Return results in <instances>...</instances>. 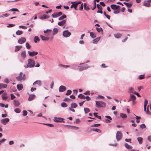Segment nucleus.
<instances>
[{"label":"nucleus","instance_id":"nucleus-1","mask_svg":"<svg viewBox=\"0 0 151 151\" xmlns=\"http://www.w3.org/2000/svg\"><path fill=\"white\" fill-rule=\"evenodd\" d=\"M35 62L31 59H29L28 60V64L27 65H24V67L25 68H32L35 66Z\"/></svg>","mask_w":151,"mask_h":151},{"label":"nucleus","instance_id":"nucleus-2","mask_svg":"<svg viewBox=\"0 0 151 151\" xmlns=\"http://www.w3.org/2000/svg\"><path fill=\"white\" fill-rule=\"evenodd\" d=\"M25 74H23L22 72H20L19 76L16 77L17 79L19 81H24L25 79Z\"/></svg>","mask_w":151,"mask_h":151},{"label":"nucleus","instance_id":"nucleus-3","mask_svg":"<svg viewBox=\"0 0 151 151\" xmlns=\"http://www.w3.org/2000/svg\"><path fill=\"white\" fill-rule=\"evenodd\" d=\"M96 106L97 108L104 107L106 106L105 103L102 101H96Z\"/></svg>","mask_w":151,"mask_h":151},{"label":"nucleus","instance_id":"nucleus-4","mask_svg":"<svg viewBox=\"0 0 151 151\" xmlns=\"http://www.w3.org/2000/svg\"><path fill=\"white\" fill-rule=\"evenodd\" d=\"M122 137V132L119 131L117 132L116 134V138L117 141L120 140Z\"/></svg>","mask_w":151,"mask_h":151},{"label":"nucleus","instance_id":"nucleus-5","mask_svg":"<svg viewBox=\"0 0 151 151\" xmlns=\"http://www.w3.org/2000/svg\"><path fill=\"white\" fill-rule=\"evenodd\" d=\"M63 34L64 37H69L71 35V33L69 32L68 30H66L63 32Z\"/></svg>","mask_w":151,"mask_h":151},{"label":"nucleus","instance_id":"nucleus-6","mask_svg":"<svg viewBox=\"0 0 151 151\" xmlns=\"http://www.w3.org/2000/svg\"><path fill=\"white\" fill-rule=\"evenodd\" d=\"M64 119L60 117H54L53 121L56 122H64L63 121Z\"/></svg>","mask_w":151,"mask_h":151},{"label":"nucleus","instance_id":"nucleus-7","mask_svg":"<svg viewBox=\"0 0 151 151\" xmlns=\"http://www.w3.org/2000/svg\"><path fill=\"white\" fill-rule=\"evenodd\" d=\"M62 14V13L61 12H55L52 15V17L54 18H57Z\"/></svg>","mask_w":151,"mask_h":151},{"label":"nucleus","instance_id":"nucleus-8","mask_svg":"<svg viewBox=\"0 0 151 151\" xmlns=\"http://www.w3.org/2000/svg\"><path fill=\"white\" fill-rule=\"evenodd\" d=\"M97 6L98 9H99L97 12L98 13H100L101 14H102V6L99 4H97Z\"/></svg>","mask_w":151,"mask_h":151},{"label":"nucleus","instance_id":"nucleus-9","mask_svg":"<svg viewBox=\"0 0 151 151\" xmlns=\"http://www.w3.org/2000/svg\"><path fill=\"white\" fill-rule=\"evenodd\" d=\"M66 90V87L63 86H61L59 88V91L60 92H62Z\"/></svg>","mask_w":151,"mask_h":151},{"label":"nucleus","instance_id":"nucleus-10","mask_svg":"<svg viewBox=\"0 0 151 151\" xmlns=\"http://www.w3.org/2000/svg\"><path fill=\"white\" fill-rule=\"evenodd\" d=\"M9 121V118H5L1 119V122L4 124L5 125L7 122Z\"/></svg>","mask_w":151,"mask_h":151},{"label":"nucleus","instance_id":"nucleus-11","mask_svg":"<svg viewBox=\"0 0 151 151\" xmlns=\"http://www.w3.org/2000/svg\"><path fill=\"white\" fill-rule=\"evenodd\" d=\"M111 8L114 10H117L120 7L119 5H117L116 4H113L111 5Z\"/></svg>","mask_w":151,"mask_h":151},{"label":"nucleus","instance_id":"nucleus-12","mask_svg":"<svg viewBox=\"0 0 151 151\" xmlns=\"http://www.w3.org/2000/svg\"><path fill=\"white\" fill-rule=\"evenodd\" d=\"M28 53L29 54L30 56L32 57L38 54V52L33 51L32 52H31L30 51H28Z\"/></svg>","mask_w":151,"mask_h":151},{"label":"nucleus","instance_id":"nucleus-13","mask_svg":"<svg viewBox=\"0 0 151 151\" xmlns=\"http://www.w3.org/2000/svg\"><path fill=\"white\" fill-rule=\"evenodd\" d=\"M105 117L107 119H105L106 122V123H108L111 122L112 120V118L111 117L109 116H106Z\"/></svg>","mask_w":151,"mask_h":151},{"label":"nucleus","instance_id":"nucleus-14","mask_svg":"<svg viewBox=\"0 0 151 151\" xmlns=\"http://www.w3.org/2000/svg\"><path fill=\"white\" fill-rule=\"evenodd\" d=\"M136 99V97L135 96L131 94L130 97L128 101L129 102L130 101H133V102H134V101Z\"/></svg>","mask_w":151,"mask_h":151},{"label":"nucleus","instance_id":"nucleus-15","mask_svg":"<svg viewBox=\"0 0 151 151\" xmlns=\"http://www.w3.org/2000/svg\"><path fill=\"white\" fill-rule=\"evenodd\" d=\"M66 23V20L65 19H64L62 20L61 21L58 22V25L59 26H62L65 24Z\"/></svg>","mask_w":151,"mask_h":151},{"label":"nucleus","instance_id":"nucleus-16","mask_svg":"<svg viewBox=\"0 0 151 151\" xmlns=\"http://www.w3.org/2000/svg\"><path fill=\"white\" fill-rule=\"evenodd\" d=\"M26 41V38H19L18 40V42L20 44H22Z\"/></svg>","mask_w":151,"mask_h":151},{"label":"nucleus","instance_id":"nucleus-17","mask_svg":"<svg viewBox=\"0 0 151 151\" xmlns=\"http://www.w3.org/2000/svg\"><path fill=\"white\" fill-rule=\"evenodd\" d=\"M35 97V95L34 94H31L29 95V97L28 99V101H30L32 100Z\"/></svg>","mask_w":151,"mask_h":151},{"label":"nucleus","instance_id":"nucleus-18","mask_svg":"<svg viewBox=\"0 0 151 151\" xmlns=\"http://www.w3.org/2000/svg\"><path fill=\"white\" fill-rule=\"evenodd\" d=\"M13 103L14 106L15 107H17L20 104L19 102L18 101L14 100L13 101Z\"/></svg>","mask_w":151,"mask_h":151},{"label":"nucleus","instance_id":"nucleus-19","mask_svg":"<svg viewBox=\"0 0 151 151\" xmlns=\"http://www.w3.org/2000/svg\"><path fill=\"white\" fill-rule=\"evenodd\" d=\"M36 84H37L39 86H41L42 85L41 81L40 80L36 81L33 83V85H34Z\"/></svg>","mask_w":151,"mask_h":151},{"label":"nucleus","instance_id":"nucleus-20","mask_svg":"<svg viewBox=\"0 0 151 151\" xmlns=\"http://www.w3.org/2000/svg\"><path fill=\"white\" fill-rule=\"evenodd\" d=\"M21 55L22 58L24 59L26 57V53L25 51H22L21 53Z\"/></svg>","mask_w":151,"mask_h":151},{"label":"nucleus","instance_id":"nucleus-21","mask_svg":"<svg viewBox=\"0 0 151 151\" xmlns=\"http://www.w3.org/2000/svg\"><path fill=\"white\" fill-rule=\"evenodd\" d=\"M17 88L19 91H21L23 88V86L22 84H19L17 85Z\"/></svg>","mask_w":151,"mask_h":151},{"label":"nucleus","instance_id":"nucleus-22","mask_svg":"<svg viewBox=\"0 0 151 151\" xmlns=\"http://www.w3.org/2000/svg\"><path fill=\"white\" fill-rule=\"evenodd\" d=\"M71 106L70 107L72 108H75L77 106V104L75 103H72L70 104Z\"/></svg>","mask_w":151,"mask_h":151},{"label":"nucleus","instance_id":"nucleus-23","mask_svg":"<svg viewBox=\"0 0 151 151\" xmlns=\"http://www.w3.org/2000/svg\"><path fill=\"white\" fill-rule=\"evenodd\" d=\"M124 146L126 148L128 149H131L132 148V146L129 145L127 143H126L124 144Z\"/></svg>","mask_w":151,"mask_h":151},{"label":"nucleus","instance_id":"nucleus-24","mask_svg":"<svg viewBox=\"0 0 151 151\" xmlns=\"http://www.w3.org/2000/svg\"><path fill=\"white\" fill-rule=\"evenodd\" d=\"M58 32V29L57 28H54L53 29L52 34L54 35L56 34Z\"/></svg>","mask_w":151,"mask_h":151},{"label":"nucleus","instance_id":"nucleus-25","mask_svg":"<svg viewBox=\"0 0 151 151\" xmlns=\"http://www.w3.org/2000/svg\"><path fill=\"white\" fill-rule=\"evenodd\" d=\"M87 4L86 3H84L83 4V7L85 10L88 11L89 9V7L87 6Z\"/></svg>","mask_w":151,"mask_h":151},{"label":"nucleus","instance_id":"nucleus-26","mask_svg":"<svg viewBox=\"0 0 151 151\" xmlns=\"http://www.w3.org/2000/svg\"><path fill=\"white\" fill-rule=\"evenodd\" d=\"M22 47L20 46H15V52H16L19 50L20 49L22 48Z\"/></svg>","mask_w":151,"mask_h":151},{"label":"nucleus","instance_id":"nucleus-27","mask_svg":"<svg viewBox=\"0 0 151 151\" xmlns=\"http://www.w3.org/2000/svg\"><path fill=\"white\" fill-rule=\"evenodd\" d=\"M123 4L125 5L128 8L131 7L132 5V4L131 3H128L126 2H124Z\"/></svg>","mask_w":151,"mask_h":151},{"label":"nucleus","instance_id":"nucleus-28","mask_svg":"<svg viewBox=\"0 0 151 151\" xmlns=\"http://www.w3.org/2000/svg\"><path fill=\"white\" fill-rule=\"evenodd\" d=\"M91 130L92 131H95V132H97L98 133H100L101 132V131L100 129H96H96H94V128L92 129H91Z\"/></svg>","mask_w":151,"mask_h":151},{"label":"nucleus","instance_id":"nucleus-29","mask_svg":"<svg viewBox=\"0 0 151 151\" xmlns=\"http://www.w3.org/2000/svg\"><path fill=\"white\" fill-rule=\"evenodd\" d=\"M122 34L119 33H117L114 35L115 38H120L122 37Z\"/></svg>","mask_w":151,"mask_h":151},{"label":"nucleus","instance_id":"nucleus-30","mask_svg":"<svg viewBox=\"0 0 151 151\" xmlns=\"http://www.w3.org/2000/svg\"><path fill=\"white\" fill-rule=\"evenodd\" d=\"M6 93H4L2 95V98L4 100H5L8 97L6 96Z\"/></svg>","mask_w":151,"mask_h":151},{"label":"nucleus","instance_id":"nucleus-31","mask_svg":"<svg viewBox=\"0 0 151 151\" xmlns=\"http://www.w3.org/2000/svg\"><path fill=\"white\" fill-rule=\"evenodd\" d=\"M78 67L79 68V70L80 71L86 70L84 66H78Z\"/></svg>","mask_w":151,"mask_h":151},{"label":"nucleus","instance_id":"nucleus-32","mask_svg":"<svg viewBox=\"0 0 151 151\" xmlns=\"http://www.w3.org/2000/svg\"><path fill=\"white\" fill-rule=\"evenodd\" d=\"M120 116L122 118H126L127 117V116L126 114L124 113H120Z\"/></svg>","mask_w":151,"mask_h":151},{"label":"nucleus","instance_id":"nucleus-33","mask_svg":"<svg viewBox=\"0 0 151 151\" xmlns=\"http://www.w3.org/2000/svg\"><path fill=\"white\" fill-rule=\"evenodd\" d=\"M59 66L65 68H67L70 67V66L69 65H65L62 64H60L59 65Z\"/></svg>","mask_w":151,"mask_h":151},{"label":"nucleus","instance_id":"nucleus-34","mask_svg":"<svg viewBox=\"0 0 151 151\" xmlns=\"http://www.w3.org/2000/svg\"><path fill=\"white\" fill-rule=\"evenodd\" d=\"M150 2L148 1V0L147 1H145L144 2V5L147 7H149L150 6V4L149 3Z\"/></svg>","mask_w":151,"mask_h":151},{"label":"nucleus","instance_id":"nucleus-35","mask_svg":"<svg viewBox=\"0 0 151 151\" xmlns=\"http://www.w3.org/2000/svg\"><path fill=\"white\" fill-rule=\"evenodd\" d=\"M66 18V16L64 14H63L62 16L60 17L58 19L59 20H60L64 19H65Z\"/></svg>","mask_w":151,"mask_h":151},{"label":"nucleus","instance_id":"nucleus-36","mask_svg":"<svg viewBox=\"0 0 151 151\" xmlns=\"http://www.w3.org/2000/svg\"><path fill=\"white\" fill-rule=\"evenodd\" d=\"M98 113H94L93 114L94 116L98 118V119H101V117L100 116H98L97 115Z\"/></svg>","mask_w":151,"mask_h":151},{"label":"nucleus","instance_id":"nucleus-37","mask_svg":"<svg viewBox=\"0 0 151 151\" xmlns=\"http://www.w3.org/2000/svg\"><path fill=\"white\" fill-rule=\"evenodd\" d=\"M61 106L63 107H66L68 105L66 103L64 102H63L61 103Z\"/></svg>","mask_w":151,"mask_h":151},{"label":"nucleus","instance_id":"nucleus-38","mask_svg":"<svg viewBox=\"0 0 151 151\" xmlns=\"http://www.w3.org/2000/svg\"><path fill=\"white\" fill-rule=\"evenodd\" d=\"M78 97L81 99H85V96L82 94H79L78 96Z\"/></svg>","mask_w":151,"mask_h":151},{"label":"nucleus","instance_id":"nucleus-39","mask_svg":"<svg viewBox=\"0 0 151 151\" xmlns=\"http://www.w3.org/2000/svg\"><path fill=\"white\" fill-rule=\"evenodd\" d=\"M100 38H95L93 40V43H96L100 40Z\"/></svg>","mask_w":151,"mask_h":151},{"label":"nucleus","instance_id":"nucleus-40","mask_svg":"<svg viewBox=\"0 0 151 151\" xmlns=\"http://www.w3.org/2000/svg\"><path fill=\"white\" fill-rule=\"evenodd\" d=\"M23 33V32L21 30H18L16 32V34L17 35H20L22 34Z\"/></svg>","mask_w":151,"mask_h":151},{"label":"nucleus","instance_id":"nucleus-41","mask_svg":"<svg viewBox=\"0 0 151 151\" xmlns=\"http://www.w3.org/2000/svg\"><path fill=\"white\" fill-rule=\"evenodd\" d=\"M84 110L85 114H87L90 111V110L88 108H84Z\"/></svg>","mask_w":151,"mask_h":151},{"label":"nucleus","instance_id":"nucleus-42","mask_svg":"<svg viewBox=\"0 0 151 151\" xmlns=\"http://www.w3.org/2000/svg\"><path fill=\"white\" fill-rule=\"evenodd\" d=\"M76 3H75V4H72L70 6V8H72L73 7H74L75 10H77V6L76 5Z\"/></svg>","mask_w":151,"mask_h":151},{"label":"nucleus","instance_id":"nucleus-43","mask_svg":"<svg viewBox=\"0 0 151 151\" xmlns=\"http://www.w3.org/2000/svg\"><path fill=\"white\" fill-rule=\"evenodd\" d=\"M9 11H12L13 12H19V10L17 8H12L9 10Z\"/></svg>","mask_w":151,"mask_h":151},{"label":"nucleus","instance_id":"nucleus-44","mask_svg":"<svg viewBox=\"0 0 151 151\" xmlns=\"http://www.w3.org/2000/svg\"><path fill=\"white\" fill-rule=\"evenodd\" d=\"M100 125V124H93L91 125V127H98Z\"/></svg>","mask_w":151,"mask_h":151},{"label":"nucleus","instance_id":"nucleus-45","mask_svg":"<svg viewBox=\"0 0 151 151\" xmlns=\"http://www.w3.org/2000/svg\"><path fill=\"white\" fill-rule=\"evenodd\" d=\"M90 36L91 38H95L96 37V36L95 35L94 33L92 32H90Z\"/></svg>","mask_w":151,"mask_h":151},{"label":"nucleus","instance_id":"nucleus-46","mask_svg":"<svg viewBox=\"0 0 151 151\" xmlns=\"http://www.w3.org/2000/svg\"><path fill=\"white\" fill-rule=\"evenodd\" d=\"M71 68L72 69H76V64H73L71 66Z\"/></svg>","mask_w":151,"mask_h":151},{"label":"nucleus","instance_id":"nucleus-47","mask_svg":"<svg viewBox=\"0 0 151 151\" xmlns=\"http://www.w3.org/2000/svg\"><path fill=\"white\" fill-rule=\"evenodd\" d=\"M14 111L16 113H20L21 112L20 109L18 108L15 109L14 110Z\"/></svg>","mask_w":151,"mask_h":151},{"label":"nucleus","instance_id":"nucleus-48","mask_svg":"<svg viewBox=\"0 0 151 151\" xmlns=\"http://www.w3.org/2000/svg\"><path fill=\"white\" fill-rule=\"evenodd\" d=\"M71 92L72 91L71 90H68L67 91V93H66L65 95L67 96L71 94Z\"/></svg>","mask_w":151,"mask_h":151},{"label":"nucleus","instance_id":"nucleus-49","mask_svg":"<svg viewBox=\"0 0 151 151\" xmlns=\"http://www.w3.org/2000/svg\"><path fill=\"white\" fill-rule=\"evenodd\" d=\"M96 29L98 32H100L101 31H103V29L102 28H96Z\"/></svg>","mask_w":151,"mask_h":151},{"label":"nucleus","instance_id":"nucleus-50","mask_svg":"<svg viewBox=\"0 0 151 151\" xmlns=\"http://www.w3.org/2000/svg\"><path fill=\"white\" fill-rule=\"evenodd\" d=\"M64 101H71L72 100L68 98H65L64 100Z\"/></svg>","mask_w":151,"mask_h":151},{"label":"nucleus","instance_id":"nucleus-51","mask_svg":"<svg viewBox=\"0 0 151 151\" xmlns=\"http://www.w3.org/2000/svg\"><path fill=\"white\" fill-rule=\"evenodd\" d=\"M148 103V101L147 100L145 99V101H144V107H146Z\"/></svg>","mask_w":151,"mask_h":151},{"label":"nucleus","instance_id":"nucleus-52","mask_svg":"<svg viewBox=\"0 0 151 151\" xmlns=\"http://www.w3.org/2000/svg\"><path fill=\"white\" fill-rule=\"evenodd\" d=\"M116 10L114 11V14H118L120 12V11L119 9H118L117 10Z\"/></svg>","mask_w":151,"mask_h":151},{"label":"nucleus","instance_id":"nucleus-53","mask_svg":"<svg viewBox=\"0 0 151 151\" xmlns=\"http://www.w3.org/2000/svg\"><path fill=\"white\" fill-rule=\"evenodd\" d=\"M1 88H6L7 87V85L5 84L1 83Z\"/></svg>","mask_w":151,"mask_h":151},{"label":"nucleus","instance_id":"nucleus-54","mask_svg":"<svg viewBox=\"0 0 151 151\" xmlns=\"http://www.w3.org/2000/svg\"><path fill=\"white\" fill-rule=\"evenodd\" d=\"M69 126L71 127H72L71 129H79V128L78 127L73 126Z\"/></svg>","mask_w":151,"mask_h":151},{"label":"nucleus","instance_id":"nucleus-55","mask_svg":"<svg viewBox=\"0 0 151 151\" xmlns=\"http://www.w3.org/2000/svg\"><path fill=\"white\" fill-rule=\"evenodd\" d=\"M40 19H46V15H43L41 16L40 17Z\"/></svg>","mask_w":151,"mask_h":151},{"label":"nucleus","instance_id":"nucleus-56","mask_svg":"<svg viewBox=\"0 0 151 151\" xmlns=\"http://www.w3.org/2000/svg\"><path fill=\"white\" fill-rule=\"evenodd\" d=\"M15 25V24H8L7 27H11L14 26Z\"/></svg>","mask_w":151,"mask_h":151},{"label":"nucleus","instance_id":"nucleus-57","mask_svg":"<svg viewBox=\"0 0 151 151\" xmlns=\"http://www.w3.org/2000/svg\"><path fill=\"white\" fill-rule=\"evenodd\" d=\"M52 30L50 29H47L45 30H44V32L45 33H49V32H50Z\"/></svg>","mask_w":151,"mask_h":151},{"label":"nucleus","instance_id":"nucleus-58","mask_svg":"<svg viewBox=\"0 0 151 151\" xmlns=\"http://www.w3.org/2000/svg\"><path fill=\"white\" fill-rule=\"evenodd\" d=\"M137 140L138 141V142L139 144L142 143V137H138L137 138Z\"/></svg>","mask_w":151,"mask_h":151},{"label":"nucleus","instance_id":"nucleus-59","mask_svg":"<svg viewBox=\"0 0 151 151\" xmlns=\"http://www.w3.org/2000/svg\"><path fill=\"white\" fill-rule=\"evenodd\" d=\"M129 92L130 93H134L133 89L132 88H129Z\"/></svg>","mask_w":151,"mask_h":151},{"label":"nucleus","instance_id":"nucleus-60","mask_svg":"<svg viewBox=\"0 0 151 151\" xmlns=\"http://www.w3.org/2000/svg\"><path fill=\"white\" fill-rule=\"evenodd\" d=\"M27 112L26 111L24 110L23 111V114L22 115L24 116H26L27 115Z\"/></svg>","mask_w":151,"mask_h":151},{"label":"nucleus","instance_id":"nucleus-61","mask_svg":"<svg viewBox=\"0 0 151 151\" xmlns=\"http://www.w3.org/2000/svg\"><path fill=\"white\" fill-rule=\"evenodd\" d=\"M4 82L6 83H9V80L7 78H5L4 80Z\"/></svg>","mask_w":151,"mask_h":151},{"label":"nucleus","instance_id":"nucleus-62","mask_svg":"<svg viewBox=\"0 0 151 151\" xmlns=\"http://www.w3.org/2000/svg\"><path fill=\"white\" fill-rule=\"evenodd\" d=\"M19 27L24 29H26L27 28V27L23 25H20L19 26Z\"/></svg>","mask_w":151,"mask_h":151},{"label":"nucleus","instance_id":"nucleus-63","mask_svg":"<svg viewBox=\"0 0 151 151\" xmlns=\"http://www.w3.org/2000/svg\"><path fill=\"white\" fill-rule=\"evenodd\" d=\"M25 45L27 49H29L30 48V47L29 46V44L28 43H26Z\"/></svg>","mask_w":151,"mask_h":151},{"label":"nucleus","instance_id":"nucleus-64","mask_svg":"<svg viewBox=\"0 0 151 151\" xmlns=\"http://www.w3.org/2000/svg\"><path fill=\"white\" fill-rule=\"evenodd\" d=\"M11 99L12 100L13 99L15 98V96L13 94H11Z\"/></svg>","mask_w":151,"mask_h":151}]
</instances>
